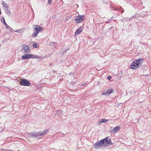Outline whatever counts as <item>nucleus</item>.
<instances>
[{
	"instance_id": "5701e85b",
	"label": "nucleus",
	"mask_w": 151,
	"mask_h": 151,
	"mask_svg": "<svg viewBox=\"0 0 151 151\" xmlns=\"http://www.w3.org/2000/svg\"><path fill=\"white\" fill-rule=\"evenodd\" d=\"M15 32H19V30L17 29L15 31Z\"/></svg>"
},
{
	"instance_id": "20e7f679",
	"label": "nucleus",
	"mask_w": 151,
	"mask_h": 151,
	"mask_svg": "<svg viewBox=\"0 0 151 151\" xmlns=\"http://www.w3.org/2000/svg\"><path fill=\"white\" fill-rule=\"evenodd\" d=\"M40 134L39 132L34 133H30L28 134V137L30 138L34 137L37 138L38 137L40 136L41 134Z\"/></svg>"
},
{
	"instance_id": "ddd939ff",
	"label": "nucleus",
	"mask_w": 151,
	"mask_h": 151,
	"mask_svg": "<svg viewBox=\"0 0 151 151\" xmlns=\"http://www.w3.org/2000/svg\"><path fill=\"white\" fill-rule=\"evenodd\" d=\"M48 130L47 129L45 130L43 132H39L40 133V136H42L43 135H45L47 134V132H48Z\"/></svg>"
},
{
	"instance_id": "423d86ee",
	"label": "nucleus",
	"mask_w": 151,
	"mask_h": 151,
	"mask_svg": "<svg viewBox=\"0 0 151 151\" xmlns=\"http://www.w3.org/2000/svg\"><path fill=\"white\" fill-rule=\"evenodd\" d=\"M20 83L22 85L24 86H30L31 83L25 79H23L20 81Z\"/></svg>"
},
{
	"instance_id": "4468645a",
	"label": "nucleus",
	"mask_w": 151,
	"mask_h": 151,
	"mask_svg": "<svg viewBox=\"0 0 151 151\" xmlns=\"http://www.w3.org/2000/svg\"><path fill=\"white\" fill-rule=\"evenodd\" d=\"M45 57V56L42 57L41 56L34 55L33 58L41 59L44 58Z\"/></svg>"
},
{
	"instance_id": "b1692460",
	"label": "nucleus",
	"mask_w": 151,
	"mask_h": 151,
	"mask_svg": "<svg viewBox=\"0 0 151 151\" xmlns=\"http://www.w3.org/2000/svg\"><path fill=\"white\" fill-rule=\"evenodd\" d=\"M131 19L134 18V16H133V17H131Z\"/></svg>"
},
{
	"instance_id": "39448f33",
	"label": "nucleus",
	"mask_w": 151,
	"mask_h": 151,
	"mask_svg": "<svg viewBox=\"0 0 151 151\" xmlns=\"http://www.w3.org/2000/svg\"><path fill=\"white\" fill-rule=\"evenodd\" d=\"M114 92V90L112 89H107L106 90H105L102 93V95H105L109 96Z\"/></svg>"
},
{
	"instance_id": "a211bd4d",
	"label": "nucleus",
	"mask_w": 151,
	"mask_h": 151,
	"mask_svg": "<svg viewBox=\"0 0 151 151\" xmlns=\"http://www.w3.org/2000/svg\"><path fill=\"white\" fill-rule=\"evenodd\" d=\"M56 114L58 116H60L62 114V111L61 110L58 111Z\"/></svg>"
},
{
	"instance_id": "f03ea898",
	"label": "nucleus",
	"mask_w": 151,
	"mask_h": 151,
	"mask_svg": "<svg viewBox=\"0 0 151 151\" xmlns=\"http://www.w3.org/2000/svg\"><path fill=\"white\" fill-rule=\"evenodd\" d=\"M143 61L142 58L134 60L130 65V68L132 69H136L142 64Z\"/></svg>"
},
{
	"instance_id": "f3484780",
	"label": "nucleus",
	"mask_w": 151,
	"mask_h": 151,
	"mask_svg": "<svg viewBox=\"0 0 151 151\" xmlns=\"http://www.w3.org/2000/svg\"><path fill=\"white\" fill-rule=\"evenodd\" d=\"M27 54L24 55H23L22 57V59H28Z\"/></svg>"
},
{
	"instance_id": "412c9836",
	"label": "nucleus",
	"mask_w": 151,
	"mask_h": 151,
	"mask_svg": "<svg viewBox=\"0 0 151 151\" xmlns=\"http://www.w3.org/2000/svg\"><path fill=\"white\" fill-rule=\"evenodd\" d=\"M52 0H48V3L50 4H51Z\"/></svg>"
},
{
	"instance_id": "9b49d317",
	"label": "nucleus",
	"mask_w": 151,
	"mask_h": 151,
	"mask_svg": "<svg viewBox=\"0 0 151 151\" xmlns=\"http://www.w3.org/2000/svg\"><path fill=\"white\" fill-rule=\"evenodd\" d=\"M109 120H107L105 119H101V120L98 122V124H100L103 123H106Z\"/></svg>"
},
{
	"instance_id": "7ed1b4c3",
	"label": "nucleus",
	"mask_w": 151,
	"mask_h": 151,
	"mask_svg": "<svg viewBox=\"0 0 151 151\" xmlns=\"http://www.w3.org/2000/svg\"><path fill=\"white\" fill-rule=\"evenodd\" d=\"M35 27V32L32 35L33 36H36L42 30V27L41 26L38 25H36Z\"/></svg>"
},
{
	"instance_id": "dca6fc26",
	"label": "nucleus",
	"mask_w": 151,
	"mask_h": 151,
	"mask_svg": "<svg viewBox=\"0 0 151 151\" xmlns=\"http://www.w3.org/2000/svg\"><path fill=\"white\" fill-rule=\"evenodd\" d=\"M2 3L3 6L5 7L6 8H7L8 7L9 5H8V4L6 3L4 1H3Z\"/></svg>"
},
{
	"instance_id": "f8f14e48",
	"label": "nucleus",
	"mask_w": 151,
	"mask_h": 151,
	"mask_svg": "<svg viewBox=\"0 0 151 151\" xmlns=\"http://www.w3.org/2000/svg\"><path fill=\"white\" fill-rule=\"evenodd\" d=\"M2 22H3V24H4V25H6V28L7 29H13L12 28L10 27L9 25H8L5 22V19H4V18L3 19Z\"/></svg>"
},
{
	"instance_id": "9d476101",
	"label": "nucleus",
	"mask_w": 151,
	"mask_h": 151,
	"mask_svg": "<svg viewBox=\"0 0 151 151\" xmlns=\"http://www.w3.org/2000/svg\"><path fill=\"white\" fill-rule=\"evenodd\" d=\"M82 27H79L75 33V35L76 36L78 35L79 34L82 32Z\"/></svg>"
},
{
	"instance_id": "4be33fe9",
	"label": "nucleus",
	"mask_w": 151,
	"mask_h": 151,
	"mask_svg": "<svg viewBox=\"0 0 151 151\" xmlns=\"http://www.w3.org/2000/svg\"><path fill=\"white\" fill-rule=\"evenodd\" d=\"M111 78V77L110 76H108L107 77V78L108 79V80H110Z\"/></svg>"
},
{
	"instance_id": "1a4fd4ad",
	"label": "nucleus",
	"mask_w": 151,
	"mask_h": 151,
	"mask_svg": "<svg viewBox=\"0 0 151 151\" xmlns=\"http://www.w3.org/2000/svg\"><path fill=\"white\" fill-rule=\"evenodd\" d=\"M120 129V127H119V126H117L113 128V129H111L110 130V132L111 133H113L114 132L115 133L118 131V130Z\"/></svg>"
},
{
	"instance_id": "6ab92c4d",
	"label": "nucleus",
	"mask_w": 151,
	"mask_h": 151,
	"mask_svg": "<svg viewBox=\"0 0 151 151\" xmlns=\"http://www.w3.org/2000/svg\"><path fill=\"white\" fill-rule=\"evenodd\" d=\"M9 150L11 151V150H5L3 149H1L0 150V151H8Z\"/></svg>"
},
{
	"instance_id": "6e6552de",
	"label": "nucleus",
	"mask_w": 151,
	"mask_h": 151,
	"mask_svg": "<svg viewBox=\"0 0 151 151\" xmlns=\"http://www.w3.org/2000/svg\"><path fill=\"white\" fill-rule=\"evenodd\" d=\"M23 48L24 49V51L25 52H29L30 51L29 47L27 45H22Z\"/></svg>"
},
{
	"instance_id": "f257e3e1",
	"label": "nucleus",
	"mask_w": 151,
	"mask_h": 151,
	"mask_svg": "<svg viewBox=\"0 0 151 151\" xmlns=\"http://www.w3.org/2000/svg\"><path fill=\"white\" fill-rule=\"evenodd\" d=\"M111 141L110 138L107 137L101 140L98 141L93 145V146L96 149L103 147L108 145Z\"/></svg>"
},
{
	"instance_id": "2eb2a0df",
	"label": "nucleus",
	"mask_w": 151,
	"mask_h": 151,
	"mask_svg": "<svg viewBox=\"0 0 151 151\" xmlns=\"http://www.w3.org/2000/svg\"><path fill=\"white\" fill-rule=\"evenodd\" d=\"M28 59L33 58L34 55L31 54H27Z\"/></svg>"
},
{
	"instance_id": "aec40b11",
	"label": "nucleus",
	"mask_w": 151,
	"mask_h": 151,
	"mask_svg": "<svg viewBox=\"0 0 151 151\" xmlns=\"http://www.w3.org/2000/svg\"><path fill=\"white\" fill-rule=\"evenodd\" d=\"M37 43H35L33 45V47L35 48H37Z\"/></svg>"
},
{
	"instance_id": "393cba45",
	"label": "nucleus",
	"mask_w": 151,
	"mask_h": 151,
	"mask_svg": "<svg viewBox=\"0 0 151 151\" xmlns=\"http://www.w3.org/2000/svg\"><path fill=\"white\" fill-rule=\"evenodd\" d=\"M55 43V42H52V44H54Z\"/></svg>"
},
{
	"instance_id": "0eeeda50",
	"label": "nucleus",
	"mask_w": 151,
	"mask_h": 151,
	"mask_svg": "<svg viewBox=\"0 0 151 151\" xmlns=\"http://www.w3.org/2000/svg\"><path fill=\"white\" fill-rule=\"evenodd\" d=\"M84 17V16L81 15L78 16L75 20V22L78 23L82 22L83 20Z\"/></svg>"
}]
</instances>
